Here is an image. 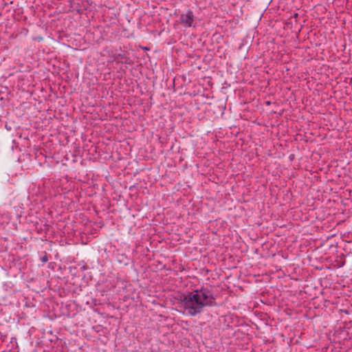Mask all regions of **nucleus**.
<instances>
[{
	"mask_svg": "<svg viewBox=\"0 0 352 352\" xmlns=\"http://www.w3.org/2000/svg\"><path fill=\"white\" fill-rule=\"evenodd\" d=\"M181 23L184 27H191L194 21V14L192 11H188L186 14L180 16Z\"/></svg>",
	"mask_w": 352,
	"mask_h": 352,
	"instance_id": "nucleus-2",
	"label": "nucleus"
},
{
	"mask_svg": "<svg viewBox=\"0 0 352 352\" xmlns=\"http://www.w3.org/2000/svg\"><path fill=\"white\" fill-rule=\"evenodd\" d=\"M214 299L211 293L206 289L195 290L184 296L182 304L184 313L195 316L201 313L205 307L212 306Z\"/></svg>",
	"mask_w": 352,
	"mask_h": 352,
	"instance_id": "nucleus-1",
	"label": "nucleus"
},
{
	"mask_svg": "<svg viewBox=\"0 0 352 352\" xmlns=\"http://www.w3.org/2000/svg\"><path fill=\"white\" fill-rule=\"evenodd\" d=\"M42 261H43V262H46V261H47V257H45H45H43V258H42Z\"/></svg>",
	"mask_w": 352,
	"mask_h": 352,
	"instance_id": "nucleus-3",
	"label": "nucleus"
}]
</instances>
